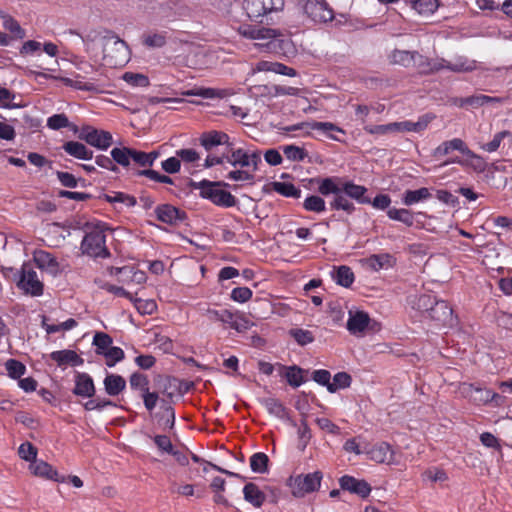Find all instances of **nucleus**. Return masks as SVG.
I'll return each mask as SVG.
<instances>
[{
  "label": "nucleus",
  "instance_id": "49",
  "mask_svg": "<svg viewBox=\"0 0 512 512\" xmlns=\"http://www.w3.org/2000/svg\"><path fill=\"white\" fill-rule=\"evenodd\" d=\"M303 208L309 212L322 213L326 211V203L319 195H309L303 202Z\"/></svg>",
  "mask_w": 512,
  "mask_h": 512
},
{
  "label": "nucleus",
  "instance_id": "63",
  "mask_svg": "<svg viewBox=\"0 0 512 512\" xmlns=\"http://www.w3.org/2000/svg\"><path fill=\"white\" fill-rule=\"evenodd\" d=\"M166 42L165 33L148 34L143 38V44L149 48H162Z\"/></svg>",
  "mask_w": 512,
  "mask_h": 512
},
{
  "label": "nucleus",
  "instance_id": "15",
  "mask_svg": "<svg viewBox=\"0 0 512 512\" xmlns=\"http://www.w3.org/2000/svg\"><path fill=\"white\" fill-rule=\"evenodd\" d=\"M72 393L82 398H92L96 393L93 378L86 372H76Z\"/></svg>",
  "mask_w": 512,
  "mask_h": 512
},
{
  "label": "nucleus",
  "instance_id": "55",
  "mask_svg": "<svg viewBox=\"0 0 512 512\" xmlns=\"http://www.w3.org/2000/svg\"><path fill=\"white\" fill-rule=\"evenodd\" d=\"M105 357V364L107 367L111 368L114 367L118 362H121L124 357L125 353L122 348L118 346H111L104 354Z\"/></svg>",
  "mask_w": 512,
  "mask_h": 512
},
{
  "label": "nucleus",
  "instance_id": "59",
  "mask_svg": "<svg viewBox=\"0 0 512 512\" xmlns=\"http://www.w3.org/2000/svg\"><path fill=\"white\" fill-rule=\"evenodd\" d=\"M37 454V448L28 441L22 443L18 448L19 457L30 463L37 460Z\"/></svg>",
  "mask_w": 512,
  "mask_h": 512
},
{
  "label": "nucleus",
  "instance_id": "58",
  "mask_svg": "<svg viewBox=\"0 0 512 512\" xmlns=\"http://www.w3.org/2000/svg\"><path fill=\"white\" fill-rule=\"evenodd\" d=\"M396 122L380 125H366L364 126L365 132L371 135H386L388 133L397 132Z\"/></svg>",
  "mask_w": 512,
  "mask_h": 512
},
{
  "label": "nucleus",
  "instance_id": "54",
  "mask_svg": "<svg viewBox=\"0 0 512 512\" xmlns=\"http://www.w3.org/2000/svg\"><path fill=\"white\" fill-rule=\"evenodd\" d=\"M134 174L136 176L147 177L148 179H150L152 181H155V182H159V183H163V184H169V185H173L174 184V181H173V179L170 176H167V175H164V174H160L158 171L153 170V169L137 170Z\"/></svg>",
  "mask_w": 512,
  "mask_h": 512
},
{
  "label": "nucleus",
  "instance_id": "37",
  "mask_svg": "<svg viewBox=\"0 0 512 512\" xmlns=\"http://www.w3.org/2000/svg\"><path fill=\"white\" fill-rule=\"evenodd\" d=\"M35 262L41 269H47L53 274H57L59 272V263L50 252L43 250L39 251L35 255Z\"/></svg>",
  "mask_w": 512,
  "mask_h": 512
},
{
  "label": "nucleus",
  "instance_id": "56",
  "mask_svg": "<svg viewBox=\"0 0 512 512\" xmlns=\"http://www.w3.org/2000/svg\"><path fill=\"white\" fill-rule=\"evenodd\" d=\"M129 384L131 389L139 390L141 394L149 389L148 377L139 372H134L130 375Z\"/></svg>",
  "mask_w": 512,
  "mask_h": 512
},
{
  "label": "nucleus",
  "instance_id": "48",
  "mask_svg": "<svg viewBox=\"0 0 512 512\" xmlns=\"http://www.w3.org/2000/svg\"><path fill=\"white\" fill-rule=\"evenodd\" d=\"M103 199L110 204L121 203L127 207H134L137 204V200L134 196L126 194L124 192H113L112 194H104Z\"/></svg>",
  "mask_w": 512,
  "mask_h": 512
},
{
  "label": "nucleus",
  "instance_id": "2",
  "mask_svg": "<svg viewBox=\"0 0 512 512\" xmlns=\"http://www.w3.org/2000/svg\"><path fill=\"white\" fill-rule=\"evenodd\" d=\"M202 314L210 322H219L225 329L235 330L242 334L251 329L255 324L242 312L230 309H215L210 306L202 309Z\"/></svg>",
  "mask_w": 512,
  "mask_h": 512
},
{
  "label": "nucleus",
  "instance_id": "18",
  "mask_svg": "<svg viewBox=\"0 0 512 512\" xmlns=\"http://www.w3.org/2000/svg\"><path fill=\"white\" fill-rule=\"evenodd\" d=\"M370 316L367 312L357 310L355 312L349 311L346 328L351 335H362L370 324Z\"/></svg>",
  "mask_w": 512,
  "mask_h": 512
},
{
  "label": "nucleus",
  "instance_id": "25",
  "mask_svg": "<svg viewBox=\"0 0 512 512\" xmlns=\"http://www.w3.org/2000/svg\"><path fill=\"white\" fill-rule=\"evenodd\" d=\"M243 498L255 508H260L266 501L265 493L253 482L244 485Z\"/></svg>",
  "mask_w": 512,
  "mask_h": 512
},
{
  "label": "nucleus",
  "instance_id": "36",
  "mask_svg": "<svg viewBox=\"0 0 512 512\" xmlns=\"http://www.w3.org/2000/svg\"><path fill=\"white\" fill-rule=\"evenodd\" d=\"M318 192L322 196L336 195L341 189L343 182L339 177H325L317 180Z\"/></svg>",
  "mask_w": 512,
  "mask_h": 512
},
{
  "label": "nucleus",
  "instance_id": "34",
  "mask_svg": "<svg viewBox=\"0 0 512 512\" xmlns=\"http://www.w3.org/2000/svg\"><path fill=\"white\" fill-rule=\"evenodd\" d=\"M105 392L109 396H117L126 388L125 379L118 374H108L103 381Z\"/></svg>",
  "mask_w": 512,
  "mask_h": 512
},
{
  "label": "nucleus",
  "instance_id": "33",
  "mask_svg": "<svg viewBox=\"0 0 512 512\" xmlns=\"http://www.w3.org/2000/svg\"><path fill=\"white\" fill-rule=\"evenodd\" d=\"M507 141L512 145V132L509 130H502L495 133L491 139V141L487 143L480 144V149L488 153H494L498 151L502 142Z\"/></svg>",
  "mask_w": 512,
  "mask_h": 512
},
{
  "label": "nucleus",
  "instance_id": "40",
  "mask_svg": "<svg viewBox=\"0 0 512 512\" xmlns=\"http://www.w3.org/2000/svg\"><path fill=\"white\" fill-rule=\"evenodd\" d=\"M46 126L51 130H60L63 128H69L70 130L77 132L78 128L76 125L71 124L68 117L64 113L53 114L47 118Z\"/></svg>",
  "mask_w": 512,
  "mask_h": 512
},
{
  "label": "nucleus",
  "instance_id": "43",
  "mask_svg": "<svg viewBox=\"0 0 512 512\" xmlns=\"http://www.w3.org/2000/svg\"><path fill=\"white\" fill-rule=\"evenodd\" d=\"M273 190L288 198L299 199L301 197V189L290 182H273Z\"/></svg>",
  "mask_w": 512,
  "mask_h": 512
},
{
  "label": "nucleus",
  "instance_id": "10",
  "mask_svg": "<svg viewBox=\"0 0 512 512\" xmlns=\"http://www.w3.org/2000/svg\"><path fill=\"white\" fill-rule=\"evenodd\" d=\"M303 11L314 23H327L334 19V11L325 0H305Z\"/></svg>",
  "mask_w": 512,
  "mask_h": 512
},
{
  "label": "nucleus",
  "instance_id": "19",
  "mask_svg": "<svg viewBox=\"0 0 512 512\" xmlns=\"http://www.w3.org/2000/svg\"><path fill=\"white\" fill-rule=\"evenodd\" d=\"M339 485L342 490L349 491L350 493L356 494L362 498L368 497L371 492V486L367 481L356 479L349 475L342 476L339 479Z\"/></svg>",
  "mask_w": 512,
  "mask_h": 512
},
{
  "label": "nucleus",
  "instance_id": "24",
  "mask_svg": "<svg viewBox=\"0 0 512 512\" xmlns=\"http://www.w3.org/2000/svg\"><path fill=\"white\" fill-rule=\"evenodd\" d=\"M341 187L351 200H355L359 204L371 202V199L366 195L368 189L365 186L356 184L351 180H346L341 183Z\"/></svg>",
  "mask_w": 512,
  "mask_h": 512
},
{
  "label": "nucleus",
  "instance_id": "53",
  "mask_svg": "<svg viewBox=\"0 0 512 512\" xmlns=\"http://www.w3.org/2000/svg\"><path fill=\"white\" fill-rule=\"evenodd\" d=\"M162 415L160 417V421H162L164 429L172 430L175 426L176 416L175 410L170 403L165 400H162Z\"/></svg>",
  "mask_w": 512,
  "mask_h": 512
},
{
  "label": "nucleus",
  "instance_id": "51",
  "mask_svg": "<svg viewBox=\"0 0 512 512\" xmlns=\"http://www.w3.org/2000/svg\"><path fill=\"white\" fill-rule=\"evenodd\" d=\"M113 340L111 336L103 332H97L93 337L92 344L95 346V353L102 355L111 347Z\"/></svg>",
  "mask_w": 512,
  "mask_h": 512
},
{
  "label": "nucleus",
  "instance_id": "31",
  "mask_svg": "<svg viewBox=\"0 0 512 512\" xmlns=\"http://www.w3.org/2000/svg\"><path fill=\"white\" fill-rule=\"evenodd\" d=\"M432 197L431 190L427 187H421L416 190H405L401 197V202L405 206H412L419 202L427 201Z\"/></svg>",
  "mask_w": 512,
  "mask_h": 512
},
{
  "label": "nucleus",
  "instance_id": "26",
  "mask_svg": "<svg viewBox=\"0 0 512 512\" xmlns=\"http://www.w3.org/2000/svg\"><path fill=\"white\" fill-rule=\"evenodd\" d=\"M467 149L468 146L462 139L453 138L438 145L434 149L433 156L438 158L441 156H446L453 151H459L462 155H464Z\"/></svg>",
  "mask_w": 512,
  "mask_h": 512
},
{
  "label": "nucleus",
  "instance_id": "41",
  "mask_svg": "<svg viewBox=\"0 0 512 512\" xmlns=\"http://www.w3.org/2000/svg\"><path fill=\"white\" fill-rule=\"evenodd\" d=\"M415 51L394 49L390 56V62L405 68L413 66Z\"/></svg>",
  "mask_w": 512,
  "mask_h": 512
},
{
  "label": "nucleus",
  "instance_id": "27",
  "mask_svg": "<svg viewBox=\"0 0 512 512\" xmlns=\"http://www.w3.org/2000/svg\"><path fill=\"white\" fill-rule=\"evenodd\" d=\"M420 16L429 17L436 13L441 3L439 0H404Z\"/></svg>",
  "mask_w": 512,
  "mask_h": 512
},
{
  "label": "nucleus",
  "instance_id": "13",
  "mask_svg": "<svg viewBox=\"0 0 512 512\" xmlns=\"http://www.w3.org/2000/svg\"><path fill=\"white\" fill-rule=\"evenodd\" d=\"M305 128H310L311 130L322 131L323 133H325L328 136V138L335 140V141H340V140L336 136L329 134V132L336 131V132L345 134V131L342 128H340L339 126L335 125L334 123L317 122V121L300 122V123L282 127L281 130L285 133H288V132H293V131H298V130H304Z\"/></svg>",
  "mask_w": 512,
  "mask_h": 512
},
{
  "label": "nucleus",
  "instance_id": "44",
  "mask_svg": "<svg viewBox=\"0 0 512 512\" xmlns=\"http://www.w3.org/2000/svg\"><path fill=\"white\" fill-rule=\"evenodd\" d=\"M110 155L113 159V163L115 165H120L124 168L130 165L131 161V148L122 146V147H114Z\"/></svg>",
  "mask_w": 512,
  "mask_h": 512
},
{
  "label": "nucleus",
  "instance_id": "42",
  "mask_svg": "<svg viewBox=\"0 0 512 512\" xmlns=\"http://www.w3.org/2000/svg\"><path fill=\"white\" fill-rule=\"evenodd\" d=\"M333 279L338 285L348 288L354 283L355 276L349 266L341 265L337 268Z\"/></svg>",
  "mask_w": 512,
  "mask_h": 512
},
{
  "label": "nucleus",
  "instance_id": "22",
  "mask_svg": "<svg viewBox=\"0 0 512 512\" xmlns=\"http://www.w3.org/2000/svg\"><path fill=\"white\" fill-rule=\"evenodd\" d=\"M49 357L55 361L59 367L70 365L72 367L81 366L84 360L75 351L70 349L57 350L50 353Z\"/></svg>",
  "mask_w": 512,
  "mask_h": 512
},
{
  "label": "nucleus",
  "instance_id": "46",
  "mask_svg": "<svg viewBox=\"0 0 512 512\" xmlns=\"http://www.w3.org/2000/svg\"><path fill=\"white\" fill-rule=\"evenodd\" d=\"M282 151L285 157L292 162H302L308 156V152L305 148L294 144L282 146Z\"/></svg>",
  "mask_w": 512,
  "mask_h": 512
},
{
  "label": "nucleus",
  "instance_id": "47",
  "mask_svg": "<svg viewBox=\"0 0 512 512\" xmlns=\"http://www.w3.org/2000/svg\"><path fill=\"white\" fill-rule=\"evenodd\" d=\"M269 458L263 452L254 453L250 457V468L252 472L263 474L268 471Z\"/></svg>",
  "mask_w": 512,
  "mask_h": 512
},
{
  "label": "nucleus",
  "instance_id": "57",
  "mask_svg": "<svg viewBox=\"0 0 512 512\" xmlns=\"http://www.w3.org/2000/svg\"><path fill=\"white\" fill-rule=\"evenodd\" d=\"M131 301L134 303L136 310L141 315H152L157 311V303L152 299L143 300L133 298Z\"/></svg>",
  "mask_w": 512,
  "mask_h": 512
},
{
  "label": "nucleus",
  "instance_id": "4",
  "mask_svg": "<svg viewBox=\"0 0 512 512\" xmlns=\"http://www.w3.org/2000/svg\"><path fill=\"white\" fill-rule=\"evenodd\" d=\"M192 187L200 190V197L211 201L214 205L230 208L237 204V199L230 192L221 189V187H229V184L223 181L202 180L200 182H192Z\"/></svg>",
  "mask_w": 512,
  "mask_h": 512
},
{
  "label": "nucleus",
  "instance_id": "7",
  "mask_svg": "<svg viewBox=\"0 0 512 512\" xmlns=\"http://www.w3.org/2000/svg\"><path fill=\"white\" fill-rule=\"evenodd\" d=\"M322 473L315 471L308 474H300L288 479L287 485L291 488L295 497H304L306 494L317 491L320 488Z\"/></svg>",
  "mask_w": 512,
  "mask_h": 512
},
{
  "label": "nucleus",
  "instance_id": "9",
  "mask_svg": "<svg viewBox=\"0 0 512 512\" xmlns=\"http://www.w3.org/2000/svg\"><path fill=\"white\" fill-rule=\"evenodd\" d=\"M17 286L25 294L33 297H39L43 295L44 285L38 278L36 271L29 265L24 264L21 268V273Z\"/></svg>",
  "mask_w": 512,
  "mask_h": 512
},
{
  "label": "nucleus",
  "instance_id": "35",
  "mask_svg": "<svg viewBox=\"0 0 512 512\" xmlns=\"http://www.w3.org/2000/svg\"><path fill=\"white\" fill-rule=\"evenodd\" d=\"M260 403L266 408L267 412L281 420L287 418L288 413L283 403L275 397H266L260 400Z\"/></svg>",
  "mask_w": 512,
  "mask_h": 512
},
{
  "label": "nucleus",
  "instance_id": "60",
  "mask_svg": "<svg viewBox=\"0 0 512 512\" xmlns=\"http://www.w3.org/2000/svg\"><path fill=\"white\" fill-rule=\"evenodd\" d=\"M290 335L301 346L308 345L314 341L313 333L302 328L291 329Z\"/></svg>",
  "mask_w": 512,
  "mask_h": 512
},
{
  "label": "nucleus",
  "instance_id": "3",
  "mask_svg": "<svg viewBox=\"0 0 512 512\" xmlns=\"http://www.w3.org/2000/svg\"><path fill=\"white\" fill-rule=\"evenodd\" d=\"M106 231L107 227L103 222H98L90 227L85 232L80 244L82 254L94 259L110 258L111 253L106 246Z\"/></svg>",
  "mask_w": 512,
  "mask_h": 512
},
{
  "label": "nucleus",
  "instance_id": "6",
  "mask_svg": "<svg viewBox=\"0 0 512 512\" xmlns=\"http://www.w3.org/2000/svg\"><path fill=\"white\" fill-rule=\"evenodd\" d=\"M284 0H244L243 10L251 21L262 23L273 12L283 10Z\"/></svg>",
  "mask_w": 512,
  "mask_h": 512
},
{
  "label": "nucleus",
  "instance_id": "39",
  "mask_svg": "<svg viewBox=\"0 0 512 512\" xmlns=\"http://www.w3.org/2000/svg\"><path fill=\"white\" fill-rule=\"evenodd\" d=\"M387 216L389 219L399 221L408 227L414 225V214L409 209L392 207L387 210Z\"/></svg>",
  "mask_w": 512,
  "mask_h": 512
},
{
  "label": "nucleus",
  "instance_id": "8",
  "mask_svg": "<svg viewBox=\"0 0 512 512\" xmlns=\"http://www.w3.org/2000/svg\"><path fill=\"white\" fill-rule=\"evenodd\" d=\"M79 138L88 145L106 151L113 144V136L109 131L97 129L90 125L82 126Z\"/></svg>",
  "mask_w": 512,
  "mask_h": 512
},
{
  "label": "nucleus",
  "instance_id": "5",
  "mask_svg": "<svg viewBox=\"0 0 512 512\" xmlns=\"http://www.w3.org/2000/svg\"><path fill=\"white\" fill-rule=\"evenodd\" d=\"M103 60L114 67H122L130 60V49L127 43L113 31L102 47Z\"/></svg>",
  "mask_w": 512,
  "mask_h": 512
},
{
  "label": "nucleus",
  "instance_id": "11",
  "mask_svg": "<svg viewBox=\"0 0 512 512\" xmlns=\"http://www.w3.org/2000/svg\"><path fill=\"white\" fill-rule=\"evenodd\" d=\"M428 70H424V75L435 74L441 70H449L451 72H469L474 69L473 62H469L466 58L460 57L454 63H450L444 58H434L429 61Z\"/></svg>",
  "mask_w": 512,
  "mask_h": 512
},
{
  "label": "nucleus",
  "instance_id": "64",
  "mask_svg": "<svg viewBox=\"0 0 512 512\" xmlns=\"http://www.w3.org/2000/svg\"><path fill=\"white\" fill-rule=\"evenodd\" d=\"M253 292L248 287H235L231 290L230 298L237 303H245L252 298Z\"/></svg>",
  "mask_w": 512,
  "mask_h": 512
},
{
  "label": "nucleus",
  "instance_id": "20",
  "mask_svg": "<svg viewBox=\"0 0 512 512\" xmlns=\"http://www.w3.org/2000/svg\"><path fill=\"white\" fill-rule=\"evenodd\" d=\"M229 140L230 137L227 133L217 130L203 132L199 137L200 145L208 152L211 151L216 146H231Z\"/></svg>",
  "mask_w": 512,
  "mask_h": 512
},
{
  "label": "nucleus",
  "instance_id": "23",
  "mask_svg": "<svg viewBox=\"0 0 512 512\" xmlns=\"http://www.w3.org/2000/svg\"><path fill=\"white\" fill-rule=\"evenodd\" d=\"M280 369V376L284 377L287 383L294 388L300 387L306 382L303 374L306 372L304 369L297 365L285 366L277 364Z\"/></svg>",
  "mask_w": 512,
  "mask_h": 512
},
{
  "label": "nucleus",
  "instance_id": "38",
  "mask_svg": "<svg viewBox=\"0 0 512 512\" xmlns=\"http://www.w3.org/2000/svg\"><path fill=\"white\" fill-rule=\"evenodd\" d=\"M501 101L498 97H492L484 94L472 95L465 98H460L458 100V105L460 107L471 106V107H481L489 103H499Z\"/></svg>",
  "mask_w": 512,
  "mask_h": 512
},
{
  "label": "nucleus",
  "instance_id": "16",
  "mask_svg": "<svg viewBox=\"0 0 512 512\" xmlns=\"http://www.w3.org/2000/svg\"><path fill=\"white\" fill-rule=\"evenodd\" d=\"M111 31L112 30L106 28H94L88 30L85 34H81L73 30H71L70 33L79 36L86 48V51L90 52L94 50V44L96 42H99L101 47H103L105 40H107L108 36L111 35Z\"/></svg>",
  "mask_w": 512,
  "mask_h": 512
},
{
  "label": "nucleus",
  "instance_id": "29",
  "mask_svg": "<svg viewBox=\"0 0 512 512\" xmlns=\"http://www.w3.org/2000/svg\"><path fill=\"white\" fill-rule=\"evenodd\" d=\"M366 265L373 271L392 268L396 259L389 253L372 254L366 260Z\"/></svg>",
  "mask_w": 512,
  "mask_h": 512
},
{
  "label": "nucleus",
  "instance_id": "28",
  "mask_svg": "<svg viewBox=\"0 0 512 512\" xmlns=\"http://www.w3.org/2000/svg\"><path fill=\"white\" fill-rule=\"evenodd\" d=\"M62 149L70 156L79 160H91L94 157L92 150L78 141H67L62 145Z\"/></svg>",
  "mask_w": 512,
  "mask_h": 512
},
{
  "label": "nucleus",
  "instance_id": "61",
  "mask_svg": "<svg viewBox=\"0 0 512 512\" xmlns=\"http://www.w3.org/2000/svg\"><path fill=\"white\" fill-rule=\"evenodd\" d=\"M464 156L470 158V166L478 173H482L487 169V162L486 160L473 152L469 147L466 150Z\"/></svg>",
  "mask_w": 512,
  "mask_h": 512
},
{
  "label": "nucleus",
  "instance_id": "62",
  "mask_svg": "<svg viewBox=\"0 0 512 512\" xmlns=\"http://www.w3.org/2000/svg\"><path fill=\"white\" fill-rule=\"evenodd\" d=\"M3 26L17 38L23 39L25 37V30L20 26L19 22L11 16L3 18Z\"/></svg>",
  "mask_w": 512,
  "mask_h": 512
},
{
  "label": "nucleus",
  "instance_id": "52",
  "mask_svg": "<svg viewBox=\"0 0 512 512\" xmlns=\"http://www.w3.org/2000/svg\"><path fill=\"white\" fill-rule=\"evenodd\" d=\"M352 382L351 376L346 372H338L334 375L333 381L328 385V391L335 393L339 389L350 387Z\"/></svg>",
  "mask_w": 512,
  "mask_h": 512
},
{
  "label": "nucleus",
  "instance_id": "12",
  "mask_svg": "<svg viewBox=\"0 0 512 512\" xmlns=\"http://www.w3.org/2000/svg\"><path fill=\"white\" fill-rule=\"evenodd\" d=\"M155 217L158 221L170 225L178 226L187 220V213L172 204H159L154 209Z\"/></svg>",
  "mask_w": 512,
  "mask_h": 512
},
{
  "label": "nucleus",
  "instance_id": "1",
  "mask_svg": "<svg viewBox=\"0 0 512 512\" xmlns=\"http://www.w3.org/2000/svg\"><path fill=\"white\" fill-rule=\"evenodd\" d=\"M412 307L435 321L438 325L454 327L458 324V317L450 304L445 300H439L430 294L416 296L412 301Z\"/></svg>",
  "mask_w": 512,
  "mask_h": 512
},
{
  "label": "nucleus",
  "instance_id": "14",
  "mask_svg": "<svg viewBox=\"0 0 512 512\" xmlns=\"http://www.w3.org/2000/svg\"><path fill=\"white\" fill-rule=\"evenodd\" d=\"M460 392L465 398H468L473 404L477 406L490 404L489 399L491 395V389L482 388L473 383H462L460 386Z\"/></svg>",
  "mask_w": 512,
  "mask_h": 512
},
{
  "label": "nucleus",
  "instance_id": "32",
  "mask_svg": "<svg viewBox=\"0 0 512 512\" xmlns=\"http://www.w3.org/2000/svg\"><path fill=\"white\" fill-rule=\"evenodd\" d=\"M434 118L431 114H425L421 116L418 121L412 122V121H402V122H396L398 128L397 132H416L419 133L421 131H424L431 120Z\"/></svg>",
  "mask_w": 512,
  "mask_h": 512
},
{
  "label": "nucleus",
  "instance_id": "50",
  "mask_svg": "<svg viewBox=\"0 0 512 512\" xmlns=\"http://www.w3.org/2000/svg\"><path fill=\"white\" fill-rule=\"evenodd\" d=\"M7 375L14 380L20 379L26 373V366L19 360L8 359L5 362Z\"/></svg>",
  "mask_w": 512,
  "mask_h": 512
},
{
  "label": "nucleus",
  "instance_id": "17",
  "mask_svg": "<svg viewBox=\"0 0 512 512\" xmlns=\"http://www.w3.org/2000/svg\"><path fill=\"white\" fill-rule=\"evenodd\" d=\"M30 472L38 477L53 480L58 483L66 482V476L60 475L58 471L44 460H36L29 465Z\"/></svg>",
  "mask_w": 512,
  "mask_h": 512
},
{
  "label": "nucleus",
  "instance_id": "21",
  "mask_svg": "<svg viewBox=\"0 0 512 512\" xmlns=\"http://www.w3.org/2000/svg\"><path fill=\"white\" fill-rule=\"evenodd\" d=\"M369 458L377 463L395 464V452L387 442L375 444L368 452Z\"/></svg>",
  "mask_w": 512,
  "mask_h": 512
},
{
  "label": "nucleus",
  "instance_id": "45",
  "mask_svg": "<svg viewBox=\"0 0 512 512\" xmlns=\"http://www.w3.org/2000/svg\"><path fill=\"white\" fill-rule=\"evenodd\" d=\"M226 162L233 167H248V151L243 148L232 149L226 154Z\"/></svg>",
  "mask_w": 512,
  "mask_h": 512
},
{
  "label": "nucleus",
  "instance_id": "30",
  "mask_svg": "<svg viewBox=\"0 0 512 512\" xmlns=\"http://www.w3.org/2000/svg\"><path fill=\"white\" fill-rule=\"evenodd\" d=\"M329 206L331 210L344 211L348 215L353 214L356 210L354 203L350 197L345 192H343L342 187L340 191L329 201Z\"/></svg>",
  "mask_w": 512,
  "mask_h": 512
}]
</instances>
